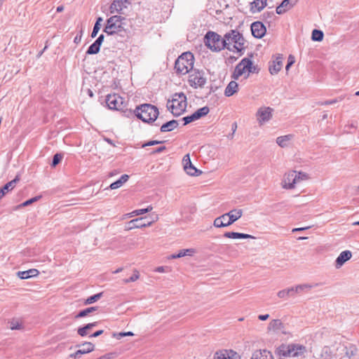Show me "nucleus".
<instances>
[{"instance_id": "1", "label": "nucleus", "mask_w": 359, "mask_h": 359, "mask_svg": "<svg viewBox=\"0 0 359 359\" xmlns=\"http://www.w3.org/2000/svg\"><path fill=\"white\" fill-rule=\"evenodd\" d=\"M225 48L234 53H241L244 49L245 39L236 30H231L224 36Z\"/></svg>"}, {"instance_id": "2", "label": "nucleus", "mask_w": 359, "mask_h": 359, "mask_svg": "<svg viewBox=\"0 0 359 359\" xmlns=\"http://www.w3.org/2000/svg\"><path fill=\"white\" fill-rule=\"evenodd\" d=\"M187 97L183 93H175L167 102V108L175 116L181 115L187 108Z\"/></svg>"}, {"instance_id": "3", "label": "nucleus", "mask_w": 359, "mask_h": 359, "mask_svg": "<svg viewBox=\"0 0 359 359\" xmlns=\"http://www.w3.org/2000/svg\"><path fill=\"white\" fill-rule=\"evenodd\" d=\"M135 114L137 117L146 123L156 121L158 115V109L156 107L150 104H144L136 107Z\"/></svg>"}, {"instance_id": "4", "label": "nucleus", "mask_w": 359, "mask_h": 359, "mask_svg": "<svg viewBox=\"0 0 359 359\" xmlns=\"http://www.w3.org/2000/svg\"><path fill=\"white\" fill-rule=\"evenodd\" d=\"M256 71L257 68L252 65V61L245 57L236 66L231 78L234 80H238L241 76L248 79L250 73H255Z\"/></svg>"}, {"instance_id": "5", "label": "nucleus", "mask_w": 359, "mask_h": 359, "mask_svg": "<svg viewBox=\"0 0 359 359\" xmlns=\"http://www.w3.org/2000/svg\"><path fill=\"white\" fill-rule=\"evenodd\" d=\"M194 57L191 53H182L175 61V69L181 74H186L192 70Z\"/></svg>"}, {"instance_id": "6", "label": "nucleus", "mask_w": 359, "mask_h": 359, "mask_svg": "<svg viewBox=\"0 0 359 359\" xmlns=\"http://www.w3.org/2000/svg\"><path fill=\"white\" fill-rule=\"evenodd\" d=\"M242 215L243 210L241 209H233L217 217L214 220L213 224L217 228L228 226L240 219Z\"/></svg>"}, {"instance_id": "7", "label": "nucleus", "mask_w": 359, "mask_h": 359, "mask_svg": "<svg viewBox=\"0 0 359 359\" xmlns=\"http://www.w3.org/2000/svg\"><path fill=\"white\" fill-rule=\"evenodd\" d=\"M126 18L121 15H113L107 19L106 25L103 29L107 35H114L118 34L124 29V21Z\"/></svg>"}, {"instance_id": "8", "label": "nucleus", "mask_w": 359, "mask_h": 359, "mask_svg": "<svg viewBox=\"0 0 359 359\" xmlns=\"http://www.w3.org/2000/svg\"><path fill=\"white\" fill-rule=\"evenodd\" d=\"M305 347L297 344L281 345L277 351L280 358H294L302 355Z\"/></svg>"}, {"instance_id": "9", "label": "nucleus", "mask_w": 359, "mask_h": 359, "mask_svg": "<svg viewBox=\"0 0 359 359\" xmlns=\"http://www.w3.org/2000/svg\"><path fill=\"white\" fill-rule=\"evenodd\" d=\"M205 46L211 50L218 52L225 48L224 38L213 32H208L204 39Z\"/></svg>"}, {"instance_id": "10", "label": "nucleus", "mask_w": 359, "mask_h": 359, "mask_svg": "<svg viewBox=\"0 0 359 359\" xmlns=\"http://www.w3.org/2000/svg\"><path fill=\"white\" fill-rule=\"evenodd\" d=\"M206 81L204 72L196 69L191 72L188 80L189 85L194 88H203Z\"/></svg>"}, {"instance_id": "11", "label": "nucleus", "mask_w": 359, "mask_h": 359, "mask_svg": "<svg viewBox=\"0 0 359 359\" xmlns=\"http://www.w3.org/2000/svg\"><path fill=\"white\" fill-rule=\"evenodd\" d=\"M273 109L270 107H261L256 112V119L259 126L269 122L273 116Z\"/></svg>"}, {"instance_id": "12", "label": "nucleus", "mask_w": 359, "mask_h": 359, "mask_svg": "<svg viewBox=\"0 0 359 359\" xmlns=\"http://www.w3.org/2000/svg\"><path fill=\"white\" fill-rule=\"evenodd\" d=\"M106 103L110 109L121 110L125 107L123 97L118 94L107 95Z\"/></svg>"}, {"instance_id": "13", "label": "nucleus", "mask_w": 359, "mask_h": 359, "mask_svg": "<svg viewBox=\"0 0 359 359\" xmlns=\"http://www.w3.org/2000/svg\"><path fill=\"white\" fill-rule=\"evenodd\" d=\"M296 176L295 170H291L285 173L281 182L282 187L285 189H294L295 187V184H297Z\"/></svg>"}, {"instance_id": "14", "label": "nucleus", "mask_w": 359, "mask_h": 359, "mask_svg": "<svg viewBox=\"0 0 359 359\" xmlns=\"http://www.w3.org/2000/svg\"><path fill=\"white\" fill-rule=\"evenodd\" d=\"M145 219V217H140L137 219H134L130 220L128 223L127 230H130L133 229H140V228H144L150 226L152 225L154 222L157 221L158 219V217L156 215L155 219L152 221L148 222H143V219Z\"/></svg>"}, {"instance_id": "15", "label": "nucleus", "mask_w": 359, "mask_h": 359, "mask_svg": "<svg viewBox=\"0 0 359 359\" xmlns=\"http://www.w3.org/2000/svg\"><path fill=\"white\" fill-rule=\"evenodd\" d=\"M183 165L185 172L191 176H198L201 174V171L196 169L191 163L189 154H186L183 158Z\"/></svg>"}, {"instance_id": "16", "label": "nucleus", "mask_w": 359, "mask_h": 359, "mask_svg": "<svg viewBox=\"0 0 359 359\" xmlns=\"http://www.w3.org/2000/svg\"><path fill=\"white\" fill-rule=\"evenodd\" d=\"M213 359H238V355L232 350H220L215 353Z\"/></svg>"}, {"instance_id": "17", "label": "nucleus", "mask_w": 359, "mask_h": 359, "mask_svg": "<svg viewBox=\"0 0 359 359\" xmlns=\"http://www.w3.org/2000/svg\"><path fill=\"white\" fill-rule=\"evenodd\" d=\"M252 35L258 39L263 37L266 33V27L261 22H255L251 25Z\"/></svg>"}, {"instance_id": "18", "label": "nucleus", "mask_w": 359, "mask_h": 359, "mask_svg": "<svg viewBox=\"0 0 359 359\" xmlns=\"http://www.w3.org/2000/svg\"><path fill=\"white\" fill-rule=\"evenodd\" d=\"M298 0H283L282 3L276 8V13L279 15L285 13L291 9Z\"/></svg>"}, {"instance_id": "19", "label": "nucleus", "mask_w": 359, "mask_h": 359, "mask_svg": "<svg viewBox=\"0 0 359 359\" xmlns=\"http://www.w3.org/2000/svg\"><path fill=\"white\" fill-rule=\"evenodd\" d=\"M352 257L351 252L345 250L341 252L335 261V267L339 269L346 261L349 260Z\"/></svg>"}, {"instance_id": "20", "label": "nucleus", "mask_w": 359, "mask_h": 359, "mask_svg": "<svg viewBox=\"0 0 359 359\" xmlns=\"http://www.w3.org/2000/svg\"><path fill=\"white\" fill-rule=\"evenodd\" d=\"M196 253L195 248H188L180 250L178 253L172 254L168 257L169 259H173L177 258H181L185 256L192 257Z\"/></svg>"}, {"instance_id": "21", "label": "nucleus", "mask_w": 359, "mask_h": 359, "mask_svg": "<svg viewBox=\"0 0 359 359\" xmlns=\"http://www.w3.org/2000/svg\"><path fill=\"white\" fill-rule=\"evenodd\" d=\"M251 359H273V358L270 351L266 349H260L252 353Z\"/></svg>"}, {"instance_id": "22", "label": "nucleus", "mask_w": 359, "mask_h": 359, "mask_svg": "<svg viewBox=\"0 0 359 359\" xmlns=\"http://www.w3.org/2000/svg\"><path fill=\"white\" fill-rule=\"evenodd\" d=\"M128 0H114L112 4L109 7V11L111 13H114L115 12L120 13L123 8H126V6H124L123 4H127Z\"/></svg>"}, {"instance_id": "23", "label": "nucleus", "mask_w": 359, "mask_h": 359, "mask_svg": "<svg viewBox=\"0 0 359 359\" xmlns=\"http://www.w3.org/2000/svg\"><path fill=\"white\" fill-rule=\"evenodd\" d=\"M20 180L18 176H16L15 178L11 182L6 184L2 188L0 189V199L3 198L5 194L10 190H12L17 183Z\"/></svg>"}, {"instance_id": "24", "label": "nucleus", "mask_w": 359, "mask_h": 359, "mask_svg": "<svg viewBox=\"0 0 359 359\" xmlns=\"http://www.w3.org/2000/svg\"><path fill=\"white\" fill-rule=\"evenodd\" d=\"M224 236L226 238H233V239H241V238H243V239H246V238L254 239V238H255V236L250 235V234L238 233V232H233V231L226 232L224 234Z\"/></svg>"}, {"instance_id": "25", "label": "nucleus", "mask_w": 359, "mask_h": 359, "mask_svg": "<svg viewBox=\"0 0 359 359\" xmlns=\"http://www.w3.org/2000/svg\"><path fill=\"white\" fill-rule=\"evenodd\" d=\"M238 84L236 81H231L229 83L224 90V95L226 97H230L238 92Z\"/></svg>"}, {"instance_id": "26", "label": "nucleus", "mask_w": 359, "mask_h": 359, "mask_svg": "<svg viewBox=\"0 0 359 359\" xmlns=\"http://www.w3.org/2000/svg\"><path fill=\"white\" fill-rule=\"evenodd\" d=\"M283 67V57H278L275 61L273 62V65H270L269 71L271 74H278Z\"/></svg>"}, {"instance_id": "27", "label": "nucleus", "mask_w": 359, "mask_h": 359, "mask_svg": "<svg viewBox=\"0 0 359 359\" xmlns=\"http://www.w3.org/2000/svg\"><path fill=\"white\" fill-rule=\"evenodd\" d=\"M38 274L39 271L35 269L18 272V276L21 279H27L32 277H35L38 276Z\"/></svg>"}, {"instance_id": "28", "label": "nucleus", "mask_w": 359, "mask_h": 359, "mask_svg": "<svg viewBox=\"0 0 359 359\" xmlns=\"http://www.w3.org/2000/svg\"><path fill=\"white\" fill-rule=\"evenodd\" d=\"M178 126V122L175 120L170 121L164 124H163L161 127V131L162 133L170 132L176 128Z\"/></svg>"}, {"instance_id": "29", "label": "nucleus", "mask_w": 359, "mask_h": 359, "mask_svg": "<svg viewBox=\"0 0 359 359\" xmlns=\"http://www.w3.org/2000/svg\"><path fill=\"white\" fill-rule=\"evenodd\" d=\"M277 296L279 299L287 300L290 297H294V295L292 292V287H288L278 291L277 293Z\"/></svg>"}, {"instance_id": "30", "label": "nucleus", "mask_w": 359, "mask_h": 359, "mask_svg": "<svg viewBox=\"0 0 359 359\" xmlns=\"http://www.w3.org/2000/svg\"><path fill=\"white\" fill-rule=\"evenodd\" d=\"M292 139V135H287L284 136H280L277 137L276 139V143L280 147H287L289 144V142Z\"/></svg>"}, {"instance_id": "31", "label": "nucleus", "mask_w": 359, "mask_h": 359, "mask_svg": "<svg viewBox=\"0 0 359 359\" xmlns=\"http://www.w3.org/2000/svg\"><path fill=\"white\" fill-rule=\"evenodd\" d=\"M129 179V176L128 175H123L119 180L111 183L109 186L111 189H116L121 187L125 182H126Z\"/></svg>"}, {"instance_id": "32", "label": "nucleus", "mask_w": 359, "mask_h": 359, "mask_svg": "<svg viewBox=\"0 0 359 359\" xmlns=\"http://www.w3.org/2000/svg\"><path fill=\"white\" fill-rule=\"evenodd\" d=\"M283 327V324L281 322V320L279 319L272 320L268 325V330H273V331L280 330Z\"/></svg>"}, {"instance_id": "33", "label": "nucleus", "mask_w": 359, "mask_h": 359, "mask_svg": "<svg viewBox=\"0 0 359 359\" xmlns=\"http://www.w3.org/2000/svg\"><path fill=\"white\" fill-rule=\"evenodd\" d=\"M96 325H97V323L95 322V323H88L86 325H85L84 327H79L78 329V334L81 337H85L88 334V331L90 330H91L93 327H94L95 326H96Z\"/></svg>"}, {"instance_id": "34", "label": "nucleus", "mask_w": 359, "mask_h": 359, "mask_svg": "<svg viewBox=\"0 0 359 359\" xmlns=\"http://www.w3.org/2000/svg\"><path fill=\"white\" fill-rule=\"evenodd\" d=\"M266 5V0H255L252 3V9L256 8V11H261Z\"/></svg>"}, {"instance_id": "35", "label": "nucleus", "mask_w": 359, "mask_h": 359, "mask_svg": "<svg viewBox=\"0 0 359 359\" xmlns=\"http://www.w3.org/2000/svg\"><path fill=\"white\" fill-rule=\"evenodd\" d=\"M210 111V109L208 107H203L202 108L198 109L196 110L194 114L196 118V120L201 118V117L207 115Z\"/></svg>"}, {"instance_id": "36", "label": "nucleus", "mask_w": 359, "mask_h": 359, "mask_svg": "<svg viewBox=\"0 0 359 359\" xmlns=\"http://www.w3.org/2000/svg\"><path fill=\"white\" fill-rule=\"evenodd\" d=\"M79 346H82L83 348L81 349H79L81 351L83 354L88 353L94 350L95 346L90 342H85L82 344L81 345H79Z\"/></svg>"}, {"instance_id": "37", "label": "nucleus", "mask_w": 359, "mask_h": 359, "mask_svg": "<svg viewBox=\"0 0 359 359\" xmlns=\"http://www.w3.org/2000/svg\"><path fill=\"white\" fill-rule=\"evenodd\" d=\"M291 287L294 294L295 293H300L306 289H311L312 287V285L309 284H301Z\"/></svg>"}, {"instance_id": "38", "label": "nucleus", "mask_w": 359, "mask_h": 359, "mask_svg": "<svg viewBox=\"0 0 359 359\" xmlns=\"http://www.w3.org/2000/svg\"><path fill=\"white\" fill-rule=\"evenodd\" d=\"M102 20H103L101 17H99L97 19L95 24L94 25L92 34H91V37L94 38L97 36L98 32L100 31V29L101 28V22H102Z\"/></svg>"}, {"instance_id": "39", "label": "nucleus", "mask_w": 359, "mask_h": 359, "mask_svg": "<svg viewBox=\"0 0 359 359\" xmlns=\"http://www.w3.org/2000/svg\"><path fill=\"white\" fill-rule=\"evenodd\" d=\"M323 32L318 29H313L311 39L315 41H321L323 39Z\"/></svg>"}, {"instance_id": "40", "label": "nucleus", "mask_w": 359, "mask_h": 359, "mask_svg": "<svg viewBox=\"0 0 359 359\" xmlns=\"http://www.w3.org/2000/svg\"><path fill=\"white\" fill-rule=\"evenodd\" d=\"M97 310V307L95 306H93V307H89V308H87L84 310H82L76 316V318H83V317H85L86 316H88V314H90V313L95 311Z\"/></svg>"}, {"instance_id": "41", "label": "nucleus", "mask_w": 359, "mask_h": 359, "mask_svg": "<svg viewBox=\"0 0 359 359\" xmlns=\"http://www.w3.org/2000/svg\"><path fill=\"white\" fill-rule=\"evenodd\" d=\"M100 46L94 42L89 46L88 49L86 51V53L88 55L96 54L100 51Z\"/></svg>"}, {"instance_id": "42", "label": "nucleus", "mask_w": 359, "mask_h": 359, "mask_svg": "<svg viewBox=\"0 0 359 359\" xmlns=\"http://www.w3.org/2000/svg\"><path fill=\"white\" fill-rule=\"evenodd\" d=\"M102 296V292L95 294L93 296L89 297L85 302L86 304H90L98 301Z\"/></svg>"}, {"instance_id": "43", "label": "nucleus", "mask_w": 359, "mask_h": 359, "mask_svg": "<svg viewBox=\"0 0 359 359\" xmlns=\"http://www.w3.org/2000/svg\"><path fill=\"white\" fill-rule=\"evenodd\" d=\"M296 179L297 180V183L302 181L306 180L309 178L308 174L303 172H297L296 171Z\"/></svg>"}, {"instance_id": "44", "label": "nucleus", "mask_w": 359, "mask_h": 359, "mask_svg": "<svg viewBox=\"0 0 359 359\" xmlns=\"http://www.w3.org/2000/svg\"><path fill=\"white\" fill-rule=\"evenodd\" d=\"M139 277H140L139 272L137 270H135L134 271V274L132 276H130L129 278L123 279V282L124 283H128L130 282H135L139 278Z\"/></svg>"}, {"instance_id": "45", "label": "nucleus", "mask_w": 359, "mask_h": 359, "mask_svg": "<svg viewBox=\"0 0 359 359\" xmlns=\"http://www.w3.org/2000/svg\"><path fill=\"white\" fill-rule=\"evenodd\" d=\"M40 198H41L40 196L32 198L25 201L24 203H21L20 205H19L18 207L19 208H23V207L32 204L33 203L37 201Z\"/></svg>"}, {"instance_id": "46", "label": "nucleus", "mask_w": 359, "mask_h": 359, "mask_svg": "<svg viewBox=\"0 0 359 359\" xmlns=\"http://www.w3.org/2000/svg\"><path fill=\"white\" fill-rule=\"evenodd\" d=\"M22 328V325L18 320H13L10 322L11 330H21Z\"/></svg>"}, {"instance_id": "47", "label": "nucleus", "mask_w": 359, "mask_h": 359, "mask_svg": "<svg viewBox=\"0 0 359 359\" xmlns=\"http://www.w3.org/2000/svg\"><path fill=\"white\" fill-rule=\"evenodd\" d=\"M62 156L60 154H56L53 156V159L52 161V166L55 167L62 160Z\"/></svg>"}, {"instance_id": "48", "label": "nucleus", "mask_w": 359, "mask_h": 359, "mask_svg": "<svg viewBox=\"0 0 359 359\" xmlns=\"http://www.w3.org/2000/svg\"><path fill=\"white\" fill-rule=\"evenodd\" d=\"M182 119L184 121V125H187V124H189V123H191L193 121H196V117H195L194 114H192L190 116H185Z\"/></svg>"}, {"instance_id": "49", "label": "nucleus", "mask_w": 359, "mask_h": 359, "mask_svg": "<svg viewBox=\"0 0 359 359\" xmlns=\"http://www.w3.org/2000/svg\"><path fill=\"white\" fill-rule=\"evenodd\" d=\"M144 213H147V210H145V209H138V210H133V212H131L129 215L130 217H134V216H137V215H143Z\"/></svg>"}, {"instance_id": "50", "label": "nucleus", "mask_w": 359, "mask_h": 359, "mask_svg": "<svg viewBox=\"0 0 359 359\" xmlns=\"http://www.w3.org/2000/svg\"><path fill=\"white\" fill-rule=\"evenodd\" d=\"M116 354L114 353H107L97 359H114Z\"/></svg>"}, {"instance_id": "51", "label": "nucleus", "mask_w": 359, "mask_h": 359, "mask_svg": "<svg viewBox=\"0 0 359 359\" xmlns=\"http://www.w3.org/2000/svg\"><path fill=\"white\" fill-rule=\"evenodd\" d=\"M160 143H161V142L157 141V140H153V141H149L147 143L144 144L142 145V147H147V146H153V145H156V144H160Z\"/></svg>"}, {"instance_id": "52", "label": "nucleus", "mask_w": 359, "mask_h": 359, "mask_svg": "<svg viewBox=\"0 0 359 359\" xmlns=\"http://www.w3.org/2000/svg\"><path fill=\"white\" fill-rule=\"evenodd\" d=\"M104 35L103 34H100L98 38L95 40V43H96L97 44L100 45L101 46L102 45V43L104 41Z\"/></svg>"}, {"instance_id": "53", "label": "nucleus", "mask_w": 359, "mask_h": 359, "mask_svg": "<svg viewBox=\"0 0 359 359\" xmlns=\"http://www.w3.org/2000/svg\"><path fill=\"white\" fill-rule=\"evenodd\" d=\"M81 355H83L81 351L78 350L74 354H72L70 356L74 357L75 359H79Z\"/></svg>"}, {"instance_id": "54", "label": "nucleus", "mask_w": 359, "mask_h": 359, "mask_svg": "<svg viewBox=\"0 0 359 359\" xmlns=\"http://www.w3.org/2000/svg\"><path fill=\"white\" fill-rule=\"evenodd\" d=\"M337 102H338V100L337 99H334V100H327V101H325L324 102H320V104H321V105L332 104H334V103H336Z\"/></svg>"}, {"instance_id": "55", "label": "nucleus", "mask_w": 359, "mask_h": 359, "mask_svg": "<svg viewBox=\"0 0 359 359\" xmlns=\"http://www.w3.org/2000/svg\"><path fill=\"white\" fill-rule=\"evenodd\" d=\"M118 338L126 337V336H133L134 334L132 332H120L118 333Z\"/></svg>"}, {"instance_id": "56", "label": "nucleus", "mask_w": 359, "mask_h": 359, "mask_svg": "<svg viewBox=\"0 0 359 359\" xmlns=\"http://www.w3.org/2000/svg\"><path fill=\"white\" fill-rule=\"evenodd\" d=\"M269 318V314H264V315H259L258 316V318L260 320H266Z\"/></svg>"}, {"instance_id": "57", "label": "nucleus", "mask_w": 359, "mask_h": 359, "mask_svg": "<svg viewBox=\"0 0 359 359\" xmlns=\"http://www.w3.org/2000/svg\"><path fill=\"white\" fill-rule=\"evenodd\" d=\"M165 149V147H160L157 148L156 149L154 150L151 153L152 154L161 153L163 151H164Z\"/></svg>"}, {"instance_id": "58", "label": "nucleus", "mask_w": 359, "mask_h": 359, "mask_svg": "<svg viewBox=\"0 0 359 359\" xmlns=\"http://www.w3.org/2000/svg\"><path fill=\"white\" fill-rule=\"evenodd\" d=\"M103 333V330H98L95 332H94L92 335H90L91 337H97L102 334Z\"/></svg>"}, {"instance_id": "59", "label": "nucleus", "mask_w": 359, "mask_h": 359, "mask_svg": "<svg viewBox=\"0 0 359 359\" xmlns=\"http://www.w3.org/2000/svg\"><path fill=\"white\" fill-rule=\"evenodd\" d=\"M156 272L159 273H164L165 272V267L164 266H158L155 270Z\"/></svg>"}, {"instance_id": "60", "label": "nucleus", "mask_w": 359, "mask_h": 359, "mask_svg": "<svg viewBox=\"0 0 359 359\" xmlns=\"http://www.w3.org/2000/svg\"><path fill=\"white\" fill-rule=\"evenodd\" d=\"M309 228V226L301 227V228H295V229H292V231L293 232H294V231H300L308 229Z\"/></svg>"}, {"instance_id": "61", "label": "nucleus", "mask_w": 359, "mask_h": 359, "mask_svg": "<svg viewBox=\"0 0 359 359\" xmlns=\"http://www.w3.org/2000/svg\"><path fill=\"white\" fill-rule=\"evenodd\" d=\"M294 63V60L289 61L287 65H286V70L287 71L290 68V67Z\"/></svg>"}, {"instance_id": "62", "label": "nucleus", "mask_w": 359, "mask_h": 359, "mask_svg": "<svg viewBox=\"0 0 359 359\" xmlns=\"http://www.w3.org/2000/svg\"><path fill=\"white\" fill-rule=\"evenodd\" d=\"M147 210V212H149L153 210V207L151 205H149L147 208H144Z\"/></svg>"}, {"instance_id": "63", "label": "nucleus", "mask_w": 359, "mask_h": 359, "mask_svg": "<svg viewBox=\"0 0 359 359\" xmlns=\"http://www.w3.org/2000/svg\"><path fill=\"white\" fill-rule=\"evenodd\" d=\"M64 10V7L62 6H60L57 8V12H61Z\"/></svg>"}, {"instance_id": "64", "label": "nucleus", "mask_w": 359, "mask_h": 359, "mask_svg": "<svg viewBox=\"0 0 359 359\" xmlns=\"http://www.w3.org/2000/svg\"><path fill=\"white\" fill-rule=\"evenodd\" d=\"M237 128V125L236 123H234L233 125H232V130H233V133L236 131Z\"/></svg>"}]
</instances>
